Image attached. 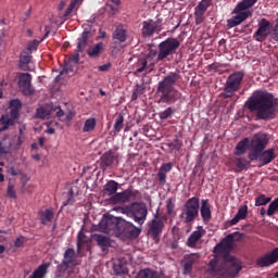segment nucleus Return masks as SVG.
Instances as JSON below:
<instances>
[{"mask_svg":"<svg viewBox=\"0 0 278 278\" xmlns=\"http://www.w3.org/2000/svg\"><path fill=\"white\" fill-rule=\"evenodd\" d=\"M46 134H49V135L55 134V128H53V127L48 128V129L46 130Z\"/></svg>","mask_w":278,"mask_h":278,"instance_id":"nucleus-63","label":"nucleus"},{"mask_svg":"<svg viewBox=\"0 0 278 278\" xmlns=\"http://www.w3.org/2000/svg\"><path fill=\"white\" fill-rule=\"evenodd\" d=\"M103 49H105V45H103V42H98L93 47L87 49V55H89V58H99Z\"/></svg>","mask_w":278,"mask_h":278,"instance_id":"nucleus-26","label":"nucleus"},{"mask_svg":"<svg viewBox=\"0 0 278 278\" xmlns=\"http://www.w3.org/2000/svg\"><path fill=\"white\" fill-rule=\"evenodd\" d=\"M117 227L119 233H127L128 236H132L134 238H138L140 233H142V229L136 227L132 223L123 220L119 224H115L112 222V219H102L99 223V230L102 231V233H110L112 229Z\"/></svg>","mask_w":278,"mask_h":278,"instance_id":"nucleus-3","label":"nucleus"},{"mask_svg":"<svg viewBox=\"0 0 278 278\" xmlns=\"http://www.w3.org/2000/svg\"><path fill=\"white\" fill-rule=\"evenodd\" d=\"M41 225H47V223H51L53 220V208H47L45 211L39 212Z\"/></svg>","mask_w":278,"mask_h":278,"instance_id":"nucleus-30","label":"nucleus"},{"mask_svg":"<svg viewBox=\"0 0 278 278\" xmlns=\"http://www.w3.org/2000/svg\"><path fill=\"white\" fill-rule=\"evenodd\" d=\"M164 28L162 27V20H147L141 23L142 38H153L155 34H160Z\"/></svg>","mask_w":278,"mask_h":278,"instance_id":"nucleus-11","label":"nucleus"},{"mask_svg":"<svg viewBox=\"0 0 278 278\" xmlns=\"http://www.w3.org/2000/svg\"><path fill=\"white\" fill-rule=\"evenodd\" d=\"M116 190H118V182L116 180H109L104 186V191L109 197L116 194Z\"/></svg>","mask_w":278,"mask_h":278,"instance_id":"nucleus-34","label":"nucleus"},{"mask_svg":"<svg viewBox=\"0 0 278 278\" xmlns=\"http://www.w3.org/2000/svg\"><path fill=\"white\" fill-rule=\"evenodd\" d=\"M213 270L217 277L236 278V275L242 270V266L236 257L230 256L218 267H213Z\"/></svg>","mask_w":278,"mask_h":278,"instance_id":"nucleus-5","label":"nucleus"},{"mask_svg":"<svg viewBox=\"0 0 278 278\" xmlns=\"http://www.w3.org/2000/svg\"><path fill=\"white\" fill-rule=\"evenodd\" d=\"M256 0H243L239 2L233 9V13L238 14V12H244V10H249V8H253L255 5Z\"/></svg>","mask_w":278,"mask_h":278,"instance_id":"nucleus-29","label":"nucleus"},{"mask_svg":"<svg viewBox=\"0 0 278 278\" xmlns=\"http://www.w3.org/2000/svg\"><path fill=\"white\" fill-rule=\"evenodd\" d=\"M51 263H42L34 270V273L28 278H45L49 273V267Z\"/></svg>","mask_w":278,"mask_h":278,"instance_id":"nucleus-21","label":"nucleus"},{"mask_svg":"<svg viewBox=\"0 0 278 278\" xmlns=\"http://www.w3.org/2000/svg\"><path fill=\"white\" fill-rule=\"evenodd\" d=\"M248 110L256 112L258 121H269L275 114V97L267 91H256L248 102Z\"/></svg>","mask_w":278,"mask_h":278,"instance_id":"nucleus-1","label":"nucleus"},{"mask_svg":"<svg viewBox=\"0 0 278 278\" xmlns=\"http://www.w3.org/2000/svg\"><path fill=\"white\" fill-rule=\"evenodd\" d=\"M249 18V11H239L236 16L227 20V26L231 29L233 27H238L243 21Z\"/></svg>","mask_w":278,"mask_h":278,"instance_id":"nucleus-19","label":"nucleus"},{"mask_svg":"<svg viewBox=\"0 0 278 278\" xmlns=\"http://www.w3.org/2000/svg\"><path fill=\"white\" fill-rule=\"evenodd\" d=\"M7 194L10 197V199H16V191H14V187H12V185H9Z\"/></svg>","mask_w":278,"mask_h":278,"instance_id":"nucleus-57","label":"nucleus"},{"mask_svg":"<svg viewBox=\"0 0 278 278\" xmlns=\"http://www.w3.org/2000/svg\"><path fill=\"white\" fill-rule=\"evenodd\" d=\"M269 35H270V22L266 18H262L258 22V28L255 31L254 36L264 40L265 38H268Z\"/></svg>","mask_w":278,"mask_h":278,"instance_id":"nucleus-18","label":"nucleus"},{"mask_svg":"<svg viewBox=\"0 0 278 278\" xmlns=\"http://www.w3.org/2000/svg\"><path fill=\"white\" fill-rule=\"evenodd\" d=\"M157 178H159V184L161 186H165L166 185V174H164V172H160L159 170Z\"/></svg>","mask_w":278,"mask_h":278,"instance_id":"nucleus-55","label":"nucleus"},{"mask_svg":"<svg viewBox=\"0 0 278 278\" xmlns=\"http://www.w3.org/2000/svg\"><path fill=\"white\" fill-rule=\"evenodd\" d=\"M10 108L13 109V110L21 111V109L23 108V104L21 103V100L13 99V100L10 101Z\"/></svg>","mask_w":278,"mask_h":278,"instance_id":"nucleus-52","label":"nucleus"},{"mask_svg":"<svg viewBox=\"0 0 278 278\" xmlns=\"http://www.w3.org/2000/svg\"><path fill=\"white\" fill-rule=\"evenodd\" d=\"M21 111H18L17 109H11L10 108V112L8 114L2 115V117H7L8 121L11 122V125H14V123L16 122V119L18 118V114Z\"/></svg>","mask_w":278,"mask_h":278,"instance_id":"nucleus-41","label":"nucleus"},{"mask_svg":"<svg viewBox=\"0 0 278 278\" xmlns=\"http://www.w3.org/2000/svg\"><path fill=\"white\" fill-rule=\"evenodd\" d=\"M110 68H112V63H106V64L99 66V71L101 73H105V72L110 71Z\"/></svg>","mask_w":278,"mask_h":278,"instance_id":"nucleus-59","label":"nucleus"},{"mask_svg":"<svg viewBox=\"0 0 278 278\" xmlns=\"http://www.w3.org/2000/svg\"><path fill=\"white\" fill-rule=\"evenodd\" d=\"M134 192L131 190H125L123 192H117L112 197V200L115 203H128L129 199H131V195Z\"/></svg>","mask_w":278,"mask_h":278,"instance_id":"nucleus-22","label":"nucleus"},{"mask_svg":"<svg viewBox=\"0 0 278 278\" xmlns=\"http://www.w3.org/2000/svg\"><path fill=\"white\" fill-rule=\"evenodd\" d=\"M139 94H142V90L140 89V87H137L135 89V91L132 92L131 100L136 101V99H138Z\"/></svg>","mask_w":278,"mask_h":278,"instance_id":"nucleus-60","label":"nucleus"},{"mask_svg":"<svg viewBox=\"0 0 278 278\" xmlns=\"http://www.w3.org/2000/svg\"><path fill=\"white\" fill-rule=\"evenodd\" d=\"M167 214H173L175 212V199L169 198L166 201Z\"/></svg>","mask_w":278,"mask_h":278,"instance_id":"nucleus-51","label":"nucleus"},{"mask_svg":"<svg viewBox=\"0 0 278 278\" xmlns=\"http://www.w3.org/2000/svg\"><path fill=\"white\" fill-rule=\"evenodd\" d=\"M202 233L199 230L193 231L187 240V247L194 248L199 242L200 238H202Z\"/></svg>","mask_w":278,"mask_h":278,"instance_id":"nucleus-35","label":"nucleus"},{"mask_svg":"<svg viewBox=\"0 0 278 278\" xmlns=\"http://www.w3.org/2000/svg\"><path fill=\"white\" fill-rule=\"evenodd\" d=\"M159 170L167 175V173H170V170H173V163H164Z\"/></svg>","mask_w":278,"mask_h":278,"instance_id":"nucleus-53","label":"nucleus"},{"mask_svg":"<svg viewBox=\"0 0 278 278\" xmlns=\"http://www.w3.org/2000/svg\"><path fill=\"white\" fill-rule=\"evenodd\" d=\"M18 87L22 90L23 94L29 97L34 94V87H31V74L23 73L18 77Z\"/></svg>","mask_w":278,"mask_h":278,"instance_id":"nucleus-14","label":"nucleus"},{"mask_svg":"<svg viewBox=\"0 0 278 278\" xmlns=\"http://www.w3.org/2000/svg\"><path fill=\"white\" fill-rule=\"evenodd\" d=\"M51 116V111L47 110L45 106L37 109L36 117L41 118L42 121L49 118Z\"/></svg>","mask_w":278,"mask_h":278,"instance_id":"nucleus-43","label":"nucleus"},{"mask_svg":"<svg viewBox=\"0 0 278 278\" xmlns=\"http://www.w3.org/2000/svg\"><path fill=\"white\" fill-rule=\"evenodd\" d=\"M73 262H75V249L68 248L64 252L62 265L65 266V268H68V266H71V264H73Z\"/></svg>","mask_w":278,"mask_h":278,"instance_id":"nucleus-27","label":"nucleus"},{"mask_svg":"<svg viewBox=\"0 0 278 278\" xmlns=\"http://www.w3.org/2000/svg\"><path fill=\"white\" fill-rule=\"evenodd\" d=\"M122 214H126L129 218H132L137 225L142 226L143 223H147V216L149 215V210L147 204L142 202H134L125 207L121 208Z\"/></svg>","mask_w":278,"mask_h":278,"instance_id":"nucleus-4","label":"nucleus"},{"mask_svg":"<svg viewBox=\"0 0 278 278\" xmlns=\"http://www.w3.org/2000/svg\"><path fill=\"white\" fill-rule=\"evenodd\" d=\"M266 144H268V139H266V135L256 134L250 141V152L248 157L250 162H256L260 160V155H262V151L266 149Z\"/></svg>","mask_w":278,"mask_h":278,"instance_id":"nucleus-8","label":"nucleus"},{"mask_svg":"<svg viewBox=\"0 0 278 278\" xmlns=\"http://www.w3.org/2000/svg\"><path fill=\"white\" fill-rule=\"evenodd\" d=\"M273 160H275L273 149L264 151L260 157V161L263 162L264 165L270 164V162H273Z\"/></svg>","mask_w":278,"mask_h":278,"instance_id":"nucleus-37","label":"nucleus"},{"mask_svg":"<svg viewBox=\"0 0 278 278\" xmlns=\"http://www.w3.org/2000/svg\"><path fill=\"white\" fill-rule=\"evenodd\" d=\"M15 247H23V241L21 239H16Z\"/></svg>","mask_w":278,"mask_h":278,"instance_id":"nucleus-64","label":"nucleus"},{"mask_svg":"<svg viewBox=\"0 0 278 278\" xmlns=\"http://www.w3.org/2000/svg\"><path fill=\"white\" fill-rule=\"evenodd\" d=\"M197 216H199V198L193 197L185 203L180 213V218L188 225L192 223Z\"/></svg>","mask_w":278,"mask_h":278,"instance_id":"nucleus-10","label":"nucleus"},{"mask_svg":"<svg viewBox=\"0 0 278 278\" xmlns=\"http://www.w3.org/2000/svg\"><path fill=\"white\" fill-rule=\"evenodd\" d=\"M12 151V141L2 140L0 142V155H8Z\"/></svg>","mask_w":278,"mask_h":278,"instance_id":"nucleus-40","label":"nucleus"},{"mask_svg":"<svg viewBox=\"0 0 278 278\" xmlns=\"http://www.w3.org/2000/svg\"><path fill=\"white\" fill-rule=\"evenodd\" d=\"M173 114H175V109L169 106L165 111L160 112L159 117L161 118V121H166L167 118H170Z\"/></svg>","mask_w":278,"mask_h":278,"instance_id":"nucleus-46","label":"nucleus"},{"mask_svg":"<svg viewBox=\"0 0 278 278\" xmlns=\"http://www.w3.org/2000/svg\"><path fill=\"white\" fill-rule=\"evenodd\" d=\"M278 262V248L274 249L271 252L265 254L256 261L257 266L261 268H266L277 264Z\"/></svg>","mask_w":278,"mask_h":278,"instance_id":"nucleus-16","label":"nucleus"},{"mask_svg":"<svg viewBox=\"0 0 278 278\" xmlns=\"http://www.w3.org/2000/svg\"><path fill=\"white\" fill-rule=\"evenodd\" d=\"M113 40H117V42H127V29L123 26L117 27L113 31Z\"/></svg>","mask_w":278,"mask_h":278,"instance_id":"nucleus-28","label":"nucleus"},{"mask_svg":"<svg viewBox=\"0 0 278 278\" xmlns=\"http://www.w3.org/2000/svg\"><path fill=\"white\" fill-rule=\"evenodd\" d=\"M243 236L244 235L240 233L239 231L227 235L219 243L214 247L213 252L216 255H223V253H230L233 249V242L242 240Z\"/></svg>","mask_w":278,"mask_h":278,"instance_id":"nucleus-9","label":"nucleus"},{"mask_svg":"<svg viewBox=\"0 0 278 278\" xmlns=\"http://www.w3.org/2000/svg\"><path fill=\"white\" fill-rule=\"evenodd\" d=\"M88 38H90V30H84L77 39L76 53L70 59L72 64H79V53H84V51H86Z\"/></svg>","mask_w":278,"mask_h":278,"instance_id":"nucleus-12","label":"nucleus"},{"mask_svg":"<svg viewBox=\"0 0 278 278\" xmlns=\"http://www.w3.org/2000/svg\"><path fill=\"white\" fill-rule=\"evenodd\" d=\"M118 5H121V0H112L110 8L113 12H116V10H118Z\"/></svg>","mask_w":278,"mask_h":278,"instance_id":"nucleus-58","label":"nucleus"},{"mask_svg":"<svg viewBox=\"0 0 278 278\" xmlns=\"http://www.w3.org/2000/svg\"><path fill=\"white\" fill-rule=\"evenodd\" d=\"M113 273L116 277H123V275H127V265L121 260L115 261L113 263Z\"/></svg>","mask_w":278,"mask_h":278,"instance_id":"nucleus-24","label":"nucleus"},{"mask_svg":"<svg viewBox=\"0 0 278 278\" xmlns=\"http://www.w3.org/2000/svg\"><path fill=\"white\" fill-rule=\"evenodd\" d=\"M200 214L204 223H210V220H212V206L210 205L208 200H202Z\"/></svg>","mask_w":278,"mask_h":278,"instance_id":"nucleus-20","label":"nucleus"},{"mask_svg":"<svg viewBox=\"0 0 278 278\" xmlns=\"http://www.w3.org/2000/svg\"><path fill=\"white\" fill-rule=\"evenodd\" d=\"M94 127H97V119L94 117L88 118L85 122L83 131L88 134L89 131H93Z\"/></svg>","mask_w":278,"mask_h":278,"instance_id":"nucleus-38","label":"nucleus"},{"mask_svg":"<svg viewBox=\"0 0 278 278\" xmlns=\"http://www.w3.org/2000/svg\"><path fill=\"white\" fill-rule=\"evenodd\" d=\"M93 238H94L97 244L100 245L102 251H108V249H110L112 241L110 240L109 237L96 233L93 236Z\"/></svg>","mask_w":278,"mask_h":278,"instance_id":"nucleus-25","label":"nucleus"},{"mask_svg":"<svg viewBox=\"0 0 278 278\" xmlns=\"http://www.w3.org/2000/svg\"><path fill=\"white\" fill-rule=\"evenodd\" d=\"M181 47V42L177 38H167L164 41L159 43V53H157V62H164V60H168L170 55H175L177 53V49Z\"/></svg>","mask_w":278,"mask_h":278,"instance_id":"nucleus-6","label":"nucleus"},{"mask_svg":"<svg viewBox=\"0 0 278 278\" xmlns=\"http://www.w3.org/2000/svg\"><path fill=\"white\" fill-rule=\"evenodd\" d=\"M136 278H162V276L157 275L156 271L151 270L149 268L141 269Z\"/></svg>","mask_w":278,"mask_h":278,"instance_id":"nucleus-36","label":"nucleus"},{"mask_svg":"<svg viewBox=\"0 0 278 278\" xmlns=\"http://www.w3.org/2000/svg\"><path fill=\"white\" fill-rule=\"evenodd\" d=\"M75 203V198L73 197V190L70 191V197L65 202H63V207H66V205H73Z\"/></svg>","mask_w":278,"mask_h":278,"instance_id":"nucleus-56","label":"nucleus"},{"mask_svg":"<svg viewBox=\"0 0 278 278\" xmlns=\"http://www.w3.org/2000/svg\"><path fill=\"white\" fill-rule=\"evenodd\" d=\"M194 262H197V254H190L182 265L184 275H189V273H192V265Z\"/></svg>","mask_w":278,"mask_h":278,"instance_id":"nucleus-33","label":"nucleus"},{"mask_svg":"<svg viewBox=\"0 0 278 278\" xmlns=\"http://www.w3.org/2000/svg\"><path fill=\"white\" fill-rule=\"evenodd\" d=\"M40 45V41L34 39L33 41L28 42L26 49L31 53V51H36Z\"/></svg>","mask_w":278,"mask_h":278,"instance_id":"nucleus-50","label":"nucleus"},{"mask_svg":"<svg viewBox=\"0 0 278 278\" xmlns=\"http://www.w3.org/2000/svg\"><path fill=\"white\" fill-rule=\"evenodd\" d=\"M75 2H71L68 8L66 9L65 13H64V16H68L71 14V12H73V10L75 9Z\"/></svg>","mask_w":278,"mask_h":278,"instance_id":"nucleus-61","label":"nucleus"},{"mask_svg":"<svg viewBox=\"0 0 278 278\" xmlns=\"http://www.w3.org/2000/svg\"><path fill=\"white\" fill-rule=\"evenodd\" d=\"M268 203H270V198L264 194H261L255 199L256 207H261L262 205H268Z\"/></svg>","mask_w":278,"mask_h":278,"instance_id":"nucleus-44","label":"nucleus"},{"mask_svg":"<svg viewBox=\"0 0 278 278\" xmlns=\"http://www.w3.org/2000/svg\"><path fill=\"white\" fill-rule=\"evenodd\" d=\"M116 160H118V153L112 150L105 152L100 159L101 168H103V170H106L108 168H110V166L114 164V162H116Z\"/></svg>","mask_w":278,"mask_h":278,"instance_id":"nucleus-17","label":"nucleus"},{"mask_svg":"<svg viewBox=\"0 0 278 278\" xmlns=\"http://www.w3.org/2000/svg\"><path fill=\"white\" fill-rule=\"evenodd\" d=\"M123 123H125V117H123V115H118L114 124V129L111 132L112 136L121 134V129H123Z\"/></svg>","mask_w":278,"mask_h":278,"instance_id":"nucleus-39","label":"nucleus"},{"mask_svg":"<svg viewBox=\"0 0 278 278\" xmlns=\"http://www.w3.org/2000/svg\"><path fill=\"white\" fill-rule=\"evenodd\" d=\"M235 164L237 166V173H242V170H249L251 168V162L244 157H237Z\"/></svg>","mask_w":278,"mask_h":278,"instance_id":"nucleus-31","label":"nucleus"},{"mask_svg":"<svg viewBox=\"0 0 278 278\" xmlns=\"http://www.w3.org/2000/svg\"><path fill=\"white\" fill-rule=\"evenodd\" d=\"M181 79V75L177 72H172L159 81L156 92L160 97V103H166L172 105V103H177L181 99V93L175 88L177 81Z\"/></svg>","mask_w":278,"mask_h":278,"instance_id":"nucleus-2","label":"nucleus"},{"mask_svg":"<svg viewBox=\"0 0 278 278\" xmlns=\"http://www.w3.org/2000/svg\"><path fill=\"white\" fill-rule=\"evenodd\" d=\"M184 142L179 140L178 138L174 139L173 141H169L167 143V147L172 149V151H179L182 147Z\"/></svg>","mask_w":278,"mask_h":278,"instance_id":"nucleus-47","label":"nucleus"},{"mask_svg":"<svg viewBox=\"0 0 278 278\" xmlns=\"http://www.w3.org/2000/svg\"><path fill=\"white\" fill-rule=\"evenodd\" d=\"M242 79H244V72L237 71L230 74L226 80L223 97L224 99H231L242 85Z\"/></svg>","mask_w":278,"mask_h":278,"instance_id":"nucleus-7","label":"nucleus"},{"mask_svg":"<svg viewBox=\"0 0 278 278\" xmlns=\"http://www.w3.org/2000/svg\"><path fill=\"white\" fill-rule=\"evenodd\" d=\"M51 112H55V116L58 118H62V116H64V111H62V108L60 105H52Z\"/></svg>","mask_w":278,"mask_h":278,"instance_id":"nucleus-54","label":"nucleus"},{"mask_svg":"<svg viewBox=\"0 0 278 278\" xmlns=\"http://www.w3.org/2000/svg\"><path fill=\"white\" fill-rule=\"evenodd\" d=\"M157 53H160V51L151 49L148 53V58H155V55L157 58Z\"/></svg>","mask_w":278,"mask_h":278,"instance_id":"nucleus-62","label":"nucleus"},{"mask_svg":"<svg viewBox=\"0 0 278 278\" xmlns=\"http://www.w3.org/2000/svg\"><path fill=\"white\" fill-rule=\"evenodd\" d=\"M212 5V0H201L194 9L195 25H201L205 21V12Z\"/></svg>","mask_w":278,"mask_h":278,"instance_id":"nucleus-15","label":"nucleus"},{"mask_svg":"<svg viewBox=\"0 0 278 278\" xmlns=\"http://www.w3.org/2000/svg\"><path fill=\"white\" fill-rule=\"evenodd\" d=\"M164 227V219L160 218L156 213L149 224L148 233L153 240H157L162 236Z\"/></svg>","mask_w":278,"mask_h":278,"instance_id":"nucleus-13","label":"nucleus"},{"mask_svg":"<svg viewBox=\"0 0 278 278\" xmlns=\"http://www.w3.org/2000/svg\"><path fill=\"white\" fill-rule=\"evenodd\" d=\"M249 149V138L239 141L235 148V155H244Z\"/></svg>","mask_w":278,"mask_h":278,"instance_id":"nucleus-32","label":"nucleus"},{"mask_svg":"<svg viewBox=\"0 0 278 278\" xmlns=\"http://www.w3.org/2000/svg\"><path fill=\"white\" fill-rule=\"evenodd\" d=\"M21 66H26L31 62V55L27 54V52H23L20 56Z\"/></svg>","mask_w":278,"mask_h":278,"instance_id":"nucleus-49","label":"nucleus"},{"mask_svg":"<svg viewBox=\"0 0 278 278\" xmlns=\"http://www.w3.org/2000/svg\"><path fill=\"white\" fill-rule=\"evenodd\" d=\"M248 214H249L248 205H243V206L239 207L237 214L230 220V225H238V223H240V220H244V218H247Z\"/></svg>","mask_w":278,"mask_h":278,"instance_id":"nucleus-23","label":"nucleus"},{"mask_svg":"<svg viewBox=\"0 0 278 278\" xmlns=\"http://www.w3.org/2000/svg\"><path fill=\"white\" fill-rule=\"evenodd\" d=\"M0 123L2 125V127H0V134L5 131L7 129H10V127H12L13 125L12 122L7 117H0Z\"/></svg>","mask_w":278,"mask_h":278,"instance_id":"nucleus-48","label":"nucleus"},{"mask_svg":"<svg viewBox=\"0 0 278 278\" xmlns=\"http://www.w3.org/2000/svg\"><path fill=\"white\" fill-rule=\"evenodd\" d=\"M88 242V239L86 238V233H84L83 230H80L78 232V237H77V250L81 251V248L84 247V244H86Z\"/></svg>","mask_w":278,"mask_h":278,"instance_id":"nucleus-45","label":"nucleus"},{"mask_svg":"<svg viewBox=\"0 0 278 278\" xmlns=\"http://www.w3.org/2000/svg\"><path fill=\"white\" fill-rule=\"evenodd\" d=\"M149 64V62L147 61V59L142 58L139 59L137 64L135 66H137V70L134 72V75H138L142 72H144V68H147V65Z\"/></svg>","mask_w":278,"mask_h":278,"instance_id":"nucleus-42","label":"nucleus"}]
</instances>
